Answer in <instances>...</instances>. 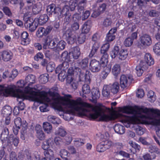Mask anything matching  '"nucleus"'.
Returning <instances> with one entry per match:
<instances>
[{"instance_id":"14","label":"nucleus","mask_w":160,"mask_h":160,"mask_svg":"<svg viewBox=\"0 0 160 160\" xmlns=\"http://www.w3.org/2000/svg\"><path fill=\"white\" fill-rule=\"evenodd\" d=\"M140 40L141 43L145 46H149L152 43L150 36L147 34H144L141 36Z\"/></svg>"},{"instance_id":"35","label":"nucleus","mask_w":160,"mask_h":160,"mask_svg":"<svg viewBox=\"0 0 160 160\" xmlns=\"http://www.w3.org/2000/svg\"><path fill=\"white\" fill-rule=\"evenodd\" d=\"M110 87L108 85H105L103 86L102 91V95L105 97H108L110 94Z\"/></svg>"},{"instance_id":"21","label":"nucleus","mask_w":160,"mask_h":160,"mask_svg":"<svg viewBox=\"0 0 160 160\" xmlns=\"http://www.w3.org/2000/svg\"><path fill=\"white\" fill-rule=\"evenodd\" d=\"M80 53L79 48L78 47H74L72 49L71 52L69 53V56H72L71 58L74 59H77L79 57Z\"/></svg>"},{"instance_id":"37","label":"nucleus","mask_w":160,"mask_h":160,"mask_svg":"<svg viewBox=\"0 0 160 160\" xmlns=\"http://www.w3.org/2000/svg\"><path fill=\"white\" fill-rule=\"evenodd\" d=\"M48 120L51 122L53 124H59L61 123L60 120L56 117L52 116L49 115L48 117Z\"/></svg>"},{"instance_id":"4","label":"nucleus","mask_w":160,"mask_h":160,"mask_svg":"<svg viewBox=\"0 0 160 160\" xmlns=\"http://www.w3.org/2000/svg\"><path fill=\"white\" fill-rule=\"evenodd\" d=\"M68 41L70 44H72L75 42H78L79 43H82L85 41V35L84 33H80L78 35L76 32L68 33Z\"/></svg>"},{"instance_id":"18","label":"nucleus","mask_w":160,"mask_h":160,"mask_svg":"<svg viewBox=\"0 0 160 160\" xmlns=\"http://www.w3.org/2000/svg\"><path fill=\"white\" fill-rule=\"evenodd\" d=\"M27 155L28 160H47L45 158L40 156L37 152L32 155L28 153Z\"/></svg>"},{"instance_id":"52","label":"nucleus","mask_w":160,"mask_h":160,"mask_svg":"<svg viewBox=\"0 0 160 160\" xmlns=\"http://www.w3.org/2000/svg\"><path fill=\"white\" fill-rule=\"evenodd\" d=\"M55 67L54 63L52 62H50L47 65V70L48 72H52L54 70Z\"/></svg>"},{"instance_id":"10","label":"nucleus","mask_w":160,"mask_h":160,"mask_svg":"<svg viewBox=\"0 0 160 160\" xmlns=\"http://www.w3.org/2000/svg\"><path fill=\"white\" fill-rule=\"evenodd\" d=\"M90 69L93 72H99L101 70V66L99 62L95 59L91 61L90 63Z\"/></svg>"},{"instance_id":"44","label":"nucleus","mask_w":160,"mask_h":160,"mask_svg":"<svg viewBox=\"0 0 160 160\" xmlns=\"http://www.w3.org/2000/svg\"><path fill=\"white\" fill-rule=\"evenodd\" d=\"M8 86L7 87H4L2 85H0V93H3L4 95L8 96L9 95H13L11 93H8L7 92L8 90Z\"/></svg>"},{"instance_id":"2","label":"nucleus","mask_w":160,"mask_h":160,"mask_svg":"<svg viewBox=\"0 0 160 160\" xmlns=\"http://www.w3.org/2000/svg\"><path fill=\"white\" fill-rule=\"evenodd\" d=\"M25 81L26 83H28V85L25 88V93L16 89V87L13 84L8 86L7 92L22 99H28L40 103L48 102L55 109L66 113L73 115L77 114L80 115L81 114L84 113L83 109L86 103L83 102L81 98H78L76 100L72 99V96L69 94L58 98L53 96L48 97V93L43 91H35L34 90H36V89L31 87L35 82L34 75H28Z\"/></svg>"},{"instance_id":"19","label":"nucleus","mask_w":160,"mask_h":160,"mask_svg":"<svg viewBox=\"0 0 160 160\" xmlns=\"http://www.w3.org/2000/svg\"><path fill=\"white\" fill-rule=\"evenodd\" d=\"M54 144L52 138H50L43 142L42 146V148L45 151L49 149L50 147L53 148Z\"/></svg>"},{"instance_id":"36","label":"nucleus","mask_w":160,"mask_h":160,"mask_svg":"<svg viewBox=\"0 0 160 160\" xmlns=\"http://www.w3.org/2000/svg\"><path fill=\"white\" fill-rule=\"evenodd\" d=\"M66 42L62 40L58 42L57 43L55 51H59L64 49L66 45Z\"/></svg>"},{"instance_id":"56","label":"nucleus","mask_w":160,"mask_h":160,"mask_svg":"<svg viewBox=\"0 0 160 160\" xmlns=\"http://www.w3.org/2000/svg\"><path fill=\"white\" fill-rule=\"evenodd\" d=\"M109 44L108 43L103 44L102 47L101 48V53H106V52L108 51L109 48Z\"/></svg>"},{"instance_id":"41","label":"nucleus","mask_w":160,"mask_h":160,"mask_svg":"<svg viewBox=\"0 0 160 160\" xmlns=\"http://www.w3.org/2000/svg\"><path fill=\"white\" fill-rule=\"evenodd\" d=\"M153 50L156 54L160 56V42L156 43L153 46Z\"/></svg>"},{"instance_id":"3","label":"nucleus","mask_w":160,"mask_h":160,"mask_svg":"<svg viewBox=\"0 0 160 160\" xmlns=\"http://www.w3.org/2000/svg\"><path fill=\"white\" fill-rule=\"evenodd\" d=\"M48 18L46 14L40 15L39 18L32 19L27 18L24 17L23 20L25 22V27L31 32L35 31L38 24L42 25L45 23L48 20Z\"/></svg>"},{"instance_id":"38","label":"nucleus","mask_w":160,"mask_h":160,"mask_svg":"<svg viewBox=\"0 0 160 160\" xmlns=\"http://www.w3.org/2000/svg\"><path fill=\"white\" fill-rule=\"evenodd\" d=\"M92 98L93 99L98 98L100 96V93L98 88H93L92 89Z\"/></svg>"},{"instance_id":"64","label":"nucleus","mask_w":160,"mask_h":160,"mask_svg":"<svg viewBox=\"0 0 160 160\" xmlns=\"http://www.w3.org/2000/svg\"><path fill=\"white\" fill-rule=\"evenodd\" d=\"M5 152L3 150L0 151V160L3 158V160H8V158L6 155H5Z\"/></svg>"},{"instance_id":"43","label":"nucleus","mask_w":160,"mask_h":160,"mask_svg":"<svg viewBox=\"0 0 160 160\" xmlns=\"http://www.w3.org/2000/svg\"><path fill=\"white\" fill-rule=\"evenodd\" d=\"M48 79V75L47 73H45L40 75L39 77L40 82L42 83H45L47 82Z\"/></svg>"},{"instance_id":"58","label":"nucleus","mask_w":160,"mask_h":160,"mask_svg":"<svg viewBox=\"0 0 160 160\" xmlns=\"http://www.w3.org/2000/svg\"><path fill=\"white\" fill-rule=\"evenodd\" d=\"M102 142L99 144L97 147V150L99 152H103L105 151L106 149L104 147V145H102Z\"/></svg>"},{"instance_id":"6","label":"nucleus","mask_w":160,"mask_h":160,"mask_svg":"<svg viewBox=\"0 0 160 160\" xmlns=\"http://www.w3.org/2000/svg\"><path fill=\"white\" fill-rule=\"evenodd\" d=\"M58 42V39L56 38L52 39L50 36H48L44 41L43 44V48L47 49L48 48L53 49L55 51L57 43Z\"/></svg>"},{"instance_id":"28","label":"nucleus","mask_w":160,"mask_h":160,"mask_svg":"<svg viewBox=\"0 0 160 160\" xmlns=\"http://www.w3.org/2000/svg\"><path fill=\"white\" fill-rule=\"evenodd\" d=\"M12 112L11 107L8 106L4 107L2 110L1 113L4 117H7L10 115Z\"/></svg>"},{"instance_id":"17","label":"nucleus","mask_w":160,"mask_h":160,"mask_svg":"<svg viewBox=\"0 0 160 160\" xmlns=\"http://www.w3.org/2000/svg\"><path fill=\"white\" fill-rule=\"evenodd\" d=\"M57 16L59 18H62L64 16H68V18H69L70 15L68 6L66 5L62 9L60 8V11H58Z\"/></svg>"},{"instance_id":"15","label":"nucleus","mask_w":160,"mask_h":160,"mask_svg":"<svg viewBox=\"0 0 160 160\" xmlns=\"http://www.w3.org/2000/svg\"><path fill=\"white\" fill-rule=\"evenodd\" d=\"M2 59L4 61L7 62L11 60L12 58V54L8 50H3L1 52Z\"/></svg>"},{"instance_id":"55","label":"nucleus","mask_w":160,"mask_h":160,"mask_svg":"<svg viewBox=\"0 0 160 160\" xmlns=\"http://www.w3.org/2000/svg\"><path fill=\"white\" fill-rule=\"evenodd\" d=\"M133 40L130 37L127 38L124 41V44L126 47H129L133 43Z\"/></svg>"},{"instance_id":"61","label":"nucleus","mask_w":160,"mask_h":160,"mask_svg":"<svg viewBox=\"0 0 160 160\" xmlns=\"http://www.w3.org/2000/svg\"><path fill=\"white\" fill-rule=\"evenodd\" d=\"M137 97L138 98H142L144 95V92L143 90L142 89H138L136 93Z\"/></svg>"},{"instance_id":"26","label":"nucleus","mask_w":160,"mask_h":160,"mask_svg":"<svg viewBox=\"0 0 160 160\" xmlns=\"http://www.w3.org/2000/svg\"><path fill=\"white\" fill-rule=\"evenodd\" d=\"M106 6V4L104 3H103L100 5L97 9L98 10V13H97L96 14H95V13L96 12H93L92 14V17L95 18L99 16L101 13L103 12L105 10Z\"/></svg>"},{"instance_id":"62","label":"nucleus","mask_w":160,"mask_h":160,"mask_svg":"<svg viewBox=\"0 0 160 160\" xmlns=\"http://www.w3.org/2000/svg\"><path fill=\"white\" fill-rule=\"evenodd\" d=\"M74 142L75 144L77 147L82 146L84 143L83 140L80 139H76L74 140Z\"/></svg>"},{"instance_id":"54","label":"nucleus","mask_w":160,"mask_h":160,"mask_svg":"<svg viewBox=\"0 0 160 160\" xmlns=\"http://www.w3.org/2000/svg\"><path fill=\"white\" fill-rule=\"evenodd\" d=\"M156 157V155L154 154L150 155L149 154L146 153L143 156V158L144 160H152L154 159Z\"/></svg>"},{"instance_id":"12","label":"nucleus","mask_w":160,"mask_h":160,"mask_svg":"<svg viewBox=\"0 0 160 160\" xmlns=\"http://www.w3.org/2000/svg\"><path fill=\"white\" fill-rule=\"evenodd\" d=\"M148 68L145 62L141 61L139 64L138 65L135 69V72L137 75L139 77L141 76L144 70Z\"/></svg>"},{"instance_id":"60","label":"nucleus","mask_w":160,"mask_h":160,"mask_svg":"<svg viewBox=\"0 0 160 160\" xmlns=\"http://www.w3.org/2000/svg\"><path fill=\"white\" fill-rule=\"evenodd\" d=\"M110 71V69L108 67H106L105 70L103 71L102 72V78L105 79L108 76V74Z\"/></svg>"},{"instance_id":"45","label":"nucleus","mask_w":160,"mask_h":160,"mask_svg":"<svg viewBox=\"0 0 160 160\" xmlns=\"http://www.w3.org/2000/svg\"><path fill=\"white\" fill-rule=\"evenodd\" d=\"M149 100L151 102H153L156 100V96L154 92L152 91H149L148 94Z\"/></svg>"},{"instance_id":"11","label":"nucleus","mask_w":160,"mask_h":160,"mask_svg":"<svg viewBox=\"0 0 160 160\" xmlns=\"http://www.w3.org/2000/svg\"><path fill=\"white\" fill-rule=\"evenodd\" d=\"M75 74H79L80 77L82 78L83 77H84V78L86 81L90 82L91 73L89 71H86L85 74L82 73L81 72V70L79 68L74 67L73 68Z\"/></svg>"},{"instance_id":"33","label":"nucleus","mask_w":160,"mask_h":160,"mask_svg":"<svg viewBox=\"0 0 160 160\" xmlns=\"http://www.w3.org/2000/svg\"><path fill=\"white\" fill-rule=\"evenodd\" d=\"M43 128L44 131L48 134L50 133L52 130V126L51 124L47 122H44L43 124Z\"/></svg>"},{"instance_id":"20","label":"nucleus","mask_w":160,"mask_h":160,"mask_svg":"<svg viewBox=\"0 0 160 160\" xmlns=\"http://www.w3.org/2000/svg\"><path fill=\"white\" fill-rule=\"evenodd\" d=\"M117 29L116 28L111 29L107 34L106 40L108 42H110L113 40L115 38V34Z\"/></svg>"},{"instance_id":"40","label":"nucleus","mask_w":160,"mask_h":160,"mask_svg":"<svg viewBox=\"0 0 160 160\" xmlns=\"http://www.w3.org/2000/svg\"><path fill=\"white\" fill-rule=\"evenodd\" d=\"M120 70V67L118 64L114 65L112 68V73L115 76H117L119 73Z\"/></svg>"},{"instance_id":"48","label":"nucleus","mask_w":160,"mask_h":160,"mask_svg":"<svg viewBox=\"0 0 160 160\" xmlns=\"http://www.w3.org/2000/svg\"><path fill=\"white\" fill-rule=\"evenodd\" d=\"M90 29V27L89 25H88L87 22L83 24L82 26V33H88Z\"/></svg>"},{"instance_id":"31","label":"nucleus","mask_w":160,"mask_h":160,"mask_svg":"<svg viewBox=\"0 0 160 160\" xmlns=\"http://www.w3.org/2000/svg\"><path fill=\"white\" fill-rule=\"evenodd\" d=\"M42 4L41 3L38 2L34 4L32 8V11L34 14H37L42 10Z\"/></svg>"},{"instance_id":"23","label":"nucleus","mask_w":160,"mask_h":160,"mask_svg":"<svg viewBox=\"0 0 160 160\" xmlns=\"http://www.w3.org/2000/svg\"><path fill=\"white\" fill-rule=\"evenodd\" d=\"M49 32L48 28L45 29L42 27L39 28L37 32L36 35L38 37L40 38L43 36L47 35Z\"/></svg>"},{"instance_id":"34","label":"nucleus","mask_w":160,"mask_h":160,"mask_svg":"<svg viewBox=\"0 0 160 160\" xmlns=\"http://www.w3.org/2000/svg\"><path fill=\"white\" fill-rule=\"evenodd\" d=\"M46 157L50 160H53L54 158V154L53 151L51 149L45 151L44 152Z\"/></svg>"},{"instance_id":"29","label":"nucleus","mask_w":160,"mask_h":160,"mask_svg":"<svg viewBox=\"0 0 160 160\" xmlns=\"http://www.w3.org/2000/svg\"><path fill=\"white\" fill-rule=\"evenodd\" d=\"M60 155L64 160H70V153L64 149H61L60 151Z\"/></svg>"},{"instance_id":"9","label":"nucleus","mask_w":160,"mask_h":160,"mask_svg":"<svg viewBox=\"0 0 160 160\" xmlns=\"http://www.w3.org/2000/svg\"><path fill=\"white\" fill-rule=\"evenodd\" d=\"M132 79V76H128L124 75H122L120 79V84L121 88H124L128 86L130 81Z\"/></svg>"},{"instance_id":"59","label":"nucleus","mask_w":160,"mask_h":160,"mask_svg":"<svg viewBox=\"0 0 160 160\" xmlns=\"http://www.w3.org/2000/svg\"><path fill=\"white\" fill-rule=\"evenodd\" d=\"M39 109L41 112H45L49 111V107L47 104H43L39 107Z\"/></svg>"},{"instance_id":"13","label":"nucleus","mask_w":160,"mask_h":160,"mask_svg":"<svg viewBox=\"0 0 160 160\" xmlns=\"http://www.w3.org/2000/svg\"><path fill=\"white\" fill-rule=\"evenodd\" d=\"M15 126L16 127L21 128L23 131L26 130L28 127V123L25 121H21V118L17 117L14 120Z\"/></svg>"},{"instance_id":"53","label":"nucleus","mask_w":160,"mask_h":160,"mask_svg":"<svg viewBox=\"0 0 160 160\" xmlns=\"http://www.w3.org/2000/svg\"><path fill=\"white\" fill-rule=\"evenodd\" d=\"M82 91L83 93L85 94L89 93L90 92L89 86L87 84H84L82 87Z\"/></svg>"},{"instance_id":"7","label":"nucleus","mask_w":160,"mask_h":160,"mask_svg":"<svg viewBox=\"0 0 160 160\" xmlns=\"http://www.w3.org/2000/svg\"><path fill=\"white\" fill-rule=\"evenodd\" d=\"M8 134H5V132H2L1 136V139L2 142V143L7 142V143H10L12 141L13 143L15 146H17L19 143V139L18 137H15L13 138L11 136L8 138Z\"/></svg>"},{"instance_id":"50","label":"nucleus","mask_w":160,"mask_h":160,"mask_svg":"<svg viewBox=\"0 0 160 160\" xmlns=\"http://www.w3.org/2000/svg\"><path fill=\"white\" fill-rule=\"evenodd\" d=\"M88 59L86 58L82 60L79 63V65L82 68H85L88 66Z\"/></svg>"},{"instance_id":"8","label":"nucleus","mask_w":160,"mask_h":160,"mask_svg":"<svg viewBox=\"0 0 160 160\" xmlns=\"http://www.w3.org/2000/svg\"><path fill=\"white\" fill-rule=\"evenodd\" d=\"M65 69L63 66L62 64L59 65L56 68L55 72L56 73L60 72L58 75V78L61 81H63L67 77V73L65 70Z\"/></svg>"},{"instance_id":"27","label":"nucleus","mask_w":160,"mask_h":160,"mask_svg":"<svg viewBox=\"0 0 160 160\" xmlns=\"http://www.w3.org/2000/svg\"><path fill=\"white\" fill-rule=\"evenodd\" d=\"M101 142L106 150L111 148L114 144L111 140L108 139L103 138Z\"/></svg>"},{"instance_id":"42","label":"nucleus","mask_w":160,"mask_h":160,"mask_svg":"<svg viewBox=\"0 0 160 160\" xmlns=\"http://www.w3.org/2000/svg\"><path fill=\"white\" fill-rule=\"evenodd\" d=\"M25 82L23 80H20L18 81L16 83V85L15 86L16 87V89L19 90V91L21 92H22L23 93H25V90L23 92L19 89L18 88H23L24 85H25Z\"/></svg>"},{"instance_id":"47","label":"nucleus","mask_w":160,"mask_h":160,"mask_svg":"<svg viewBox=\"0 0 160 160\" xmlns=\"http://www.w3.org/2000/svg\"><path fill=\"white\" fill-rule=\"evenodd\" d=\"M69 4L70 10L72 11H73L78 5L77 1V0H71L69 1Z\"/></svg>"},{"instance_id":"5","label":"nucleus","mask_w":160,"mask_h":160,"mask_svg":"<svg viewBox=\"0 0 160 160\" xmlns=\"http://www.w3.org/2000/svg\"><path fill=\"white\" fill-rule=\"evenodd\" d=\"M128 52L126 50H120L118 47L115 46L110 53L112 58H118L121 60L125 59L127 57Z\"/></svg>"},{"instance_id":"1","label":"nucleus","mask_w":160,"mask_h":160,"mask_svg":"<svg viewBox=\"0 0 160 160\" xmlns=\"http://www.w3.org/2000/svg\"><path fill=\"white\" fill-rule=\"evenodd\" d=\"M83 110L84 113L90 119L99 117L100 120L108 121L122 118V122L127 128H133L139 135H142L145 130L137 124L142 123L160 126V110L147 108L134 109L127 107L120 108L119 112L109 114L104 113L102 108L98 106L93 107L86 103Z\"/></svg>"},{"instance_id":"32","label":"nucleus","mask_w":160,"mask_h":160,"mask_svg":"<svg viewBox=\"0 0 160 160\" xmlns=\"http://www.w3.org/2000/svg\"><path fill=\"white\" fill-rule=\"evenodd\" d=\"M114 129L116 132L120 134H123L125 132L124 128L119 124L115 125L114 127Z\"/></svg>"},{"instance_id":"16","label":"nucleus","mask_w":160,"mask_h":160,"mask_svg":"<svg viewBox=\"0 0 160 160\" xmlns=\"http://www.w3.org/2000/svg\"><path fill=\"white\" fill-rule=\"evenodd\" d=\"M60 8L56 7L54 4H51L48 5L47 8V13L49 15L55 14L57 16L58 11H60Z\"/></svg>"},{"instance_id":"39","label":"nucleus","mask_w":160,"mask_h":160,"mask_svg":"<svg viewBox=\"0 0 160 160\" xmlns=\"http://www.w3.org/2000/svg\"><path fill=\"white\" fill-rule=\"evenodd\" d=\"M103 55L101 59V64H103V67L106 66L108 62V55L107 53H103Z\"/></svg>"},{"instance_id":"22","label":"nucleus","mask_w":160,"mask_h":160,"mask_svg":"<svg viewBox=\"0 0 160 160\" xmlns=\"http://www.w3.org/2000/svg\"><path fill=\"white\" fill-rule=\"evenodd\" d=\"M60 59L64 62L62 64H63V66L64 64H66V62L71 61L72 58L69 56V54H68L67 52H64L62 53L60 56Z\"/></svg>"},{"instance_id":"25","label":"nucleus","mask_w":160,"mask_h":160,"mask_svg":"<svg viewBox=\"0 0 160 160\" xmlns=\"http://www.w3.org/2000/svg\"><path fill=\"white\" fill-rule=\"evenodd\" d=\"M28 34L26 32H23L21 34V37L22 38L21 41L22 44L26 45L28 44L29 41L28 38Z\"/></svg>"},{"instance_id":"46","label":"nucleus","mask_w":160,"mask_h":160,"mask_svg":"<svg viewBox=\"0 0 160 160\" xmlns=\"http://www.w3.org/2000/svg\"><path fill=\"white\" fill-rule=\"evenodd\" d=\"M56 135H59L61 137L64 136L66 133L64 129L62 128H60L57 130L55 132Z\"/></svg>"},{"instance_id":"30","label":"nucleus","mask_w":160,"mask_h":160,"mask_svg":"<svg viewBox=\"0 0 160 160\" xmlns=\"http://www.w3.org/2000/svg\"><path fill=\"white\" fill-rule=\"evenodd\" d=\"M110 87V90L113 94L117 93L119 89V85L117 82H115L112 84L108 85Z\"/></svg>"},{"instance_id":"63","label":"nucleus","mask_w":160,"mask_h":160,"mask_svg":"<svg viewBox=\"0 0 160 160\" xmlns=\"http://www.w3.org/2000/svg\"><path fill=\"white\" fill-rule=\"evenodd\" d=\"M37 136L40 140H42L44 138V134L42 131H41L37 133Z\"/></svg>"},{"instance_id":"57","label":"nucleus","mask_w":160,"mask_h":160,"mask_svg":"<svg viewBox=\"0 0 160 160\" xmlns=\"http://www.w3.org/2000/svg\"><path fill=\"white\" fill-rule=\"evenodd\" d=\"M86 0H82L80 2H79L78 5V10L79 12L80 13L81 12L83 9V6L84 5V3H86Z\"/></svg>"},{"instance_id":"49","label":"nucleus","mask_w":160,"mask_h":160,"mask_svg":"<svg viewBox=\"0 0 160 160\" xmlns=\"http://www.w3.org/2000/svg\"><path fill=\"white\" fill-rule=\"evenodd\" d=\"M79 27V24L77 22L73 23L71 26V29L72 31L69 33L75 32V31L78 29Z\"/></svg>"},{"instance_id":"24","label":"nucleus","mask_w":160,"mask_h":160,"mask_svg":"<svg viewBox=\"0 0 160 160\" xmlns=\"http://www.w3.org/2000/svg\"><path fill=\"white\" fill-rule=\"evenodd\" d=\"M144 60L147 64L150 66L153 65L154 63L153 59L152 58L151 55L148 53H146L145 55Z\"/></svg>"},{"instance_id":"51","label":"nucleus","mask_w":160,"mask_h":160,"mask_svg":"<svg viewBox=\"0 0 160 160\" xmlns=\"http://www.w3.org/2000/svg\"><path fill=\"white\" fill-rule=\"evenodd\" d=\"M149 151L151 153H156L158 154L160 151L158 148L155 146L150 145L149 147Z\"/></svg>"}]
</instances>
